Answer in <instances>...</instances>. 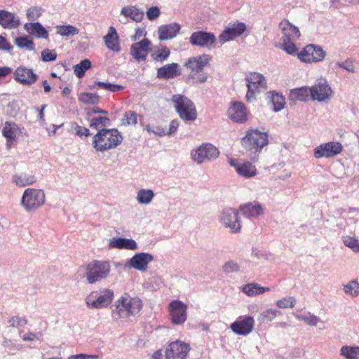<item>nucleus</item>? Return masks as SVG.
<instances>
[{
  "instance_id": "47",
  "label": "nucleus",
  "mask_w": 359,
  "mask_h": 359,
  "mask_svg": "<svg viewBox=\"0 0 359 359\" xmlns=\"http://www.w3.org/2000/svg\"><path fill=\"white\" fill-rule=\"evenodd\" d=\"M79 100L86 104H96L100 101V96L93 93H81L79 95Z\"/></svg>"
},
{
  "instance_id": "57",
  "label": "nucleus",
  "mask_w": 359,
  "mask_h": 359,
  "mask_svg": "<svg viewBox=\"0 0 359 359\" xmlns=\"http://www.w3.org/2000/svg\"><path fill=\"white\" fill-rule=\"evenodd\" d=\"M57 58V53L55 50L45 49L41 52V59L44 62H52Z\"/></svg>"
},
{
  "instance_id": "31",
  "label": "nucleus",
  "mask_w": 359,
  "mask_h": 359,
  "mask_svg": "<svg viewBox=\"0 0 359 359\" xmlns=\"http://www.w3.org/2000/svg\"><path fill=\"white\" fill-rule=\"evenodd\" d=\"M103 39L107 48L110 50L116 53L121 50L119 38L114 27H109L107 34L104 36Z\"/></svg>"
},
{
  "instance_id": "7",
  "label": "nucleus",
  "mask_w": 359,
  "mask_h": 359,
  "mask_svg": "<svg viewBox=\"0 0 359 359\" xmlns=\"http://www.w3.org/2000/svg\"><path fill=\"white\" fill-rule=\"evenodd\" d=\"M46 202V195L42 189L27 188L22 196L20 205L27 212H34Z\"/></svg>"
},
{
  "instance_id": "12",
  "label": "nucleus",
  "mask_w": 359,
  "mask_h": 359,
  "mask_svg": "<svg viewBox=\"0 0 359 359\" xmlns=\"http://www.w3.org/2000/svg\"><path fill=\"white\" fill-rule=\"evenodd\" d=\"M298 58L304 63H316L324 60L326 53L322 47L309 44L303 48L299 53H297Z\"/></svg>"
},
{
  "instance_id": "24",
  "label": "nucleus",
  "mask_w": 359,
  "mask_h": 359,
  "mask_svg": "<svg viewBox=\"0 0 359 359\" xmlns=\"http://www.w3.org/2000/svg\"><path fill=\"white\" fill-rule=\"evenodd\" d=\"M14 79L21 84L30 86L37 80L38 75L32 69L18 67L14 72Z\"/></svg>"
},
{
  "instance_id": "1",
  "label": "nucleus",
  "mask_w": 359,
  "mask_h": 359,
  "mask_svg": "<svg viewBox=\"0 0 359 359\" xmlns=\"http://www.w3.org/2000/svg\"><path fill=\"white\" fill-rule=\"evenodd\" d=\"M243 147L249 152L250 159L255 162L264 147L269 144V135L257 129H249L241 140Z\"/></svg>"
},
{
  "instance_id": "58",
  "label": "nucleus",
  "mask_w": 359,
  "mask_h": 359,
  "mask_svg": "<svg viewBox=\"0 0 359 359\" xmlns=\"http://www.w3.org/2000/svg\"><path fill=\"white\" fill-rule=\"evenodd\" d=\"M41 11L39 7H31L27 11V17L29 20H35L41 15Z\"/></svg>"
},
{
  "instance_id": "8",
  "label": "nucleus",
  "mask_w": 359,
  "mask_h": 359,
  "mask_svg": "<svg viewBox=\"0 0 359 359\" xmlns=\"http://www.w3.org/2000/svg\"><path fill=\"white\" fill-rule=\"evenodd\" d=\"M248 91L245 99L248 102L256 100V97L267 89V81L265 76L258 72H250L245 77Z\"/></svg>"
},
{
  "instance_id": "4",
  "label": "nucleus",
  "mask_w": 359,
  "mask_h": 359,
  "mask_svg": "<svg viewBox=\"0 0 359 359\" xmlns=\"http://www.w3.org/2000/svg\"><path fill=\"white\" fill-rule=\"evenodd\" d=\"M279 28L282 34L280 48L287 54L293 56L296 55L298 48L296 46L295 41L301 36L299 28L286 19L283 20L280 22Z\"/></svg>"
},
{
  "instance_id": "21",
  "label": "nucleus",
  "mask_w": 359,
  "mask_h": 359,
  "mask_svg": "<svg viewBox=\"0 0 359 359\" xmlns=\"http://www.w3.org/2000/svg\"><path fill=\"white\" fill-rule=\"evenodd\" d=\"M154 260L152 255L147 252H140L133 255L125 264V267L133 268L139 271H145L148 264Z\"/></svg>"
},
{
  "instance_id": "41",
  "label": "nucleus",
  "mask_w": 359,
  "mask_h": 359,
  "mask_svg": "<svg viewBox=\"0 0 359 359\" xmlns=\"http://www.w3.org/2000/svg\"><path fill=\"white\" fill-rule=\"evenodd\" d=\"M281 312L275 309H268L262 311L258 317V320L262 323H266L273 320Z\"/></svg>"
},
{
  "instance_id": "22",
  "label": "nucleus",
  "mask_w": 359,
  "mask_h": 359,
  "mask_svg": "<svg viewBox=\"0 0 359 359\" xmlns=\"http://www.w3.org/2000/svg\"><path fill=\"white\" fill-rule=\"evenodd\" d=\"M231 120L236 123H244L248 120V111L245 104L241 102H232L228 109Z\"/></svg>"
},
{
  "instance_id": "43",
  "label": "nucleus",
  "mask_w": 359,
  "mask_h": 359,
  "mask_svg": "<svg viewBox=\"0 0 359 359\" xmlns=\"http://www.w3.org/2000/svg\"><path fill=\"white\" fill-rule=\"evenodd\" d=\"M98 87L101 89L108 90L110 92H117L121 90L124 88V86L118 84L111 83L109 82H103V81H95L93 85L90 86V88H95V87Z\"/></svg>"
},
{
  "instance_id": "33",
  "label": "nucleus",
  "mask_w": 359,
  "mask_h": 359,
  "mask_svg": "<svg viewBox=\"0 0 359 359\" xmlns=\"http://www.w3.org/2000/svg\"><path fill=\"white\" fill-rule=\"evenodd\" d=\"M25 30L29 34L35 35L38 38L48 39V32L39 22H29L24 25Z\"/></svg>"
},
{
  "instance_id": "62",
  "label": "nucleus",
  "mask_w": 359,
  "mask_h": 359,
  "mask_svg": "<svg viewBox=\"0 0 359 359\" xmlns=\"http://www.w3.org/2000/svg\"><path fill=\"white\" fill-rule=\"evenodd\" d=\"M146 130L148 133H152L158 136L162 137L167 135L166 131L164 130V128L160 126H157L155 128V129H152L149 125H147L146 126Z\"/></svg>"
},
{
  "instance_id": "54",
  "label": "nucleus",
  "mask_w": 359,
  "mask_h": 359,
  "mask_svg": "<svg viewBox=\"0 0 359 359\" xmlns=\"http://www.w3.org/2000/svg\"><path fill=\"white\" fill-rule=\"evenodd\" d=\"M137 123V114L133 111H126L123 118V124L125 126H135Z\"/></svg>"
},
{
  "instance_id": "44",
  "label": "nucleus",
  "mask_w": 359,
  "mask_h": 359,
  "mask_svg": "<svg viewBox=\"0 0 359 359\" xmlns=\"http://www.w3.org/2000/svg\"><path fill=\"white\" fill-rule=\"evenodd\" d=\"M110 125V120L106 116H99L89 118V126L93 129L104 128Z\"/></svg>"
},
{
  "instance_id": "42",
  "label": "nucleus",
  "mask_w": 359,
  "mask_h": 359,
  "mask_svg": "<svg viewBox=\"0 0 359 359\" xmlns=\"http://www.w3.org/2000/svg\"><path fill=\"white\" fill-rule=\"evenodd\" d=\"M271 101L273 104V109L274 111H279L283 109L285 101V97L281 95L276 92H270Z\"/></svg>"
},
{
  "instance_id": "27",
  "label": "nucleus",
  "mask_w": 359,
  "mask_h": 359,
  "mask_svg": "<svg viewBox=\"0 0 359 359\" xmlns=\"http://www.w3.org/2000/svg\"><path fill=\"white\" fill-rule=\"evenodd\" d=\"M238 210L244 217L250 219L257 218L263 213L262 205L256 201L241 205Z\"/></svg>"
},
{
  "instance_id": "10",
  "label": "nucleus",
  "mask_w": 359,
  "mask_h": 359,
  "mask_svg": "<svg viewBox=\"0 0 359 359\" xmlns=\"http://www.w3.org/2000/svg\"><path fill=\"white\" fill-rule=\"evenodd\" d=\"M219 155V149L210 143H203L191 151V159L197 164H203L216 159Z\"/></svg>"
},
{
  "instance_id": "39",
  "label": "nucleus",
  "mask_w": 359,
  "mask_h": 359,
  "mask_svg": "<svg viewBox=\"0 0 359 359\" xmlns=\"http://www.w3.org/2000/svg\"><path fill=\"white\" fill-rule=\"evenodd\" d=\"M340 355L346 359H359V346H343L340 349Z\"/></svg>"
},
{
  "instance_id": "17",
  "label": "nucleus",
  "mask_w": 359,
  "mask_h": 359,
  "mask_svg": "<svg viewBox=\"0 0 359 359\" xmlns=\"http://www.w3.org/2000/svg\"><path fill=\"white\" fill-rule=\"evenodd\" d=\"M255 327V319L250 316L238 317L230 325V329L238 335L247 336L250 334Z\"/></svg>"
},
{
  "instance_id": "30",
  "label": "nucleus",
  "mask_w": 359,
  "mask_h": 359,
  "mask_svg": "<svg viewBox=\"0 0 359 359\" xmlns=\"http://www.w3.org/2000/svg\"><path fill=\"white\" fill-rule=\"evenodd\" d=\"M12 182L19 187H25L34 184L36 182V177L28 172H18L12 176Z\"/></svg>"
},
{
  "instance_id": "50",
  "label": "nucleus",
  "mask_w": 359,
  "mask_h": 359,
  "mask_svg": "<svg viewBox=\"0 0 359 359\" xmlns=\"http://www.w3.org/2000/svg\"><path fill=\"white\" fill-rule=\"evenodd\" d=\"M297 303L294 297L288 296L276 301V304L279 309L293 308Z\"/></svg>"
},
{
  "instance_id": "49",
  "label": "nucleus",
  "mask_w": 359,
  "mask_h": 359,
  "mask_svg": "<svg viewBox=\"0 0 359 359\" xmlns=\"http://www.w3.org/2000/svg\"><path fill=\"white\" fill-rule=\"evenodd\" d=\"M295 317L297 320H302L310 326H316L320 321L318 316L311 313L310 312L304 314L296 315Z\"/></svg>"
},
{
  "instance_id": "52",
  "label": "nucleus",
  "mask_w": 359,
  "mask_h": 359,
  "mask_svg": "<svg viewBox=\"0 0 359 359\" xmlns=\"http://www.w3.org/2000/svg\"><path fill=\"white\" fill-rule=\"evenodd\" d=\"M15 43L20 48H25L29 50H33L35 48L34 43L32 41L28 39L26 36H19L15 40Z\"/></svg>"
},
{
  "instance_id": "59",
  "label": "nucleus",
  "mask_w": 359,
  "mask_h": 359,
  "mask_svg": "<svg viewBox=\"0 0 359 359\" xmlns=\"http://www.w3.org/2000/svg\"><path fill=\"white\" fill-rule=\"evenodd\" d=\"M27 323L25 318L19 316H13L8 320V323L11 326L14 327H22Z\"/></svg>"
},
{
  "instance_id": "48",
  "label": "nucleus",
  "mask_w": 359,
  "mask_h": 359,
  "mask_svg": "<svg viewBox=\"0 0 359 359\" xmlns=\"http://www.w3.org/2000/svg\"><path fill=\"white\" fill-rule=\"evenodd\" d=\"M292 95L296 99L300 101H306L309 99V96L311 97V86H304L294 89L292 91Z\"/></svg>"
},
{
  "instance_id": "23",
  "label": "nucleus",
  "mask_w": 359,
  "mask_h": 359,
  "mask_svg": "<svg viewBox=\"0 0 359 359\" xmlns=\"http://www.w3.org/2000/svg\"><path fill=\"white\" fill-rule=\"evenodd\" d=\"M211 59V56L208 54L191 57L184 62V66L189 72L203 71Z\"/></svg>"
},
{
  "instance_id": "53",
  "label": "nucleus",
  "mask_w": 359,
  "mask_h": 359,
  "mask_svg": "<svg viewBox=\"0 0 359 359\" xmlns=\"http://www.w3.org/2000/svg\"><path fill=\"white\" fill-rule=\"evenodd\" d=\"M343 243L355 252H359V241L349 236H343Z\"/></svg>"
},
{
  "instance_id": "64",
  "label": "nucleus",
  "mask_w": 359,
  "mask_h": 359,
  "mask_svg": "<svg viewBox=\"0 0 359 359\" xmlns=\"http://www.w3.org/2000/svg\"><path fill=\"white\" fill-rule=\"evenodd\" d=\"M41 337H42V334L40 332H39V333L29 332L23 336L22 339L24 341H34V340L41 341L42 340Z\"/></svg>"
},
{
  "instance_id": "40",
  "label": "nucleus",
  "mask_w": 359,
  "mask_h": 359,
  "mask_svg": "<svg viewBox=\"0 0 359 359\" xmlns=\"http://www.w3.org/2000/svg\"><path fill=\"white\" fill-rule=\"evenodd\" d=\"M56 34L61 36H71L79 33V29L73 25H57L55 27Z\"/></svg>"
},
{
  "instance_id": "63",
  "label": "nucleus",
  "mask_w": 359,
  "mask_h": 359,
  "mask_svg": "<svg viewBox=\"0 0 359 359\" xmlns=\"http://www.w3.org/2000/svg\"><path fill=\"white\" fill-rule=\"evenodd\" d=\"M100 356L94 354L80 353L76 355H71L67 359H98Z\"/></svg>"
},
{
  "instance_id": "3",
  "label": "nucleus",
  "mask_w": 359,
  "mask_h": 359,
  "mask_svg": "<svg viewBox=\"0 0 359 359\" xmlns=\"http://www.w3.org/2000/svg\"><path fill=\"white\" fill-rule=\"evenodd\" d=\"M114 306V314L119 318H127L137 315L142 309L143 303L139 297L124 293L116 301Z\"/></svg>"
},
{
  "instance_id": "13",
  "label": "nucleus",
  "mask_w": 359,
  "mask_h": 359,
  "mask_svg": "<svg viewBox=\"0 0 359 359\" xmlns=\"http://www.w3.org/2000/svg\"><path fill=\"white\" fill-rule=\"evenodd\" d=\"M333 96V90L326 79L320 77L311 86V98L318 102H327Z\"/></svg>"
},
{
  "instance_id": "2",
  "label": "nucleus",
  "mask_w": 359,
  "mask_h": 359,
  "mask_svg": "<svg viewBox=\"0 0 359 359\" xmlns=\"http://www.w3.org/2000/svg\"><path fill=\"white\" fill-rule=\"evenodd\" d=\"M123 141V136L116 128L100 130L93 137L92 146L98 152L116 148Z\"/></svg>"
},
{
  "instance_id": "28",
  "label": "nucleus",
  "mask_w": 359,
  "mask_h": 359,
  "mask_svg": "<svg viewBox=\"0 0 359 359\" xmlns=\"http://www.w3.org/2000/svg\"><path fill=\"white\" fill-rule=\"evenodd\" d=\"M181 26L177 22L161 25L158 27V39L161 41L171 39L177 36L180 31Z\"/></svg>"
},
{
  "instance_id": "6",
  "label": "nucleus",
  "mask_w": 359,
  "mask_h": 359,
  "mask_svg": "<svg viewBox=\"0 0 359 359\" xmlns=\"http://www.w3.org/2000/svg\"><path fill=\"white\" fill-rule=\"evenodd\" d=\"M114 292L109 288H102L90 292L85 298V303L89 309H103L113 302Z\"/></svg>"
},
{
  "instance_id": "5",
  "label": "nucleus",
  "mask_w": 359,
  "mask_h": 359,
  "mask_svg": "<svg viewBox=\"0 0 359 359\" xmlns=\"http://www.w3.org/2000/svg\"><path fill=\"white\" fill-rule=\"evenodd\" d=\"M171 102L179 117L184 121H193L197 118L195 104L187 96L175 94L172 96Z\"/></svg>"
},
{
  "instance_id": "26",
  "label": "nucleus",
  "mask_w": 359,
  "mask_h": 359,
  "mask_svg": "<svg viewBox=\"0 0 359 359\" xmlns=\"http://www.w3.org/2000/svg\"><path fill=\"white\" fill-rule=\"evenodd\" d=\"M21 25L19 16L6 10H0V25L8 29H17Z\"/></svg>"
},
{
  "instance_id": "20",
  "label": "nucleus",
  "mask_w": 359,
  "mask_h": 359,
  "mask_svg": "<svg viewBox=\"0 0 359 359\" xmlns=\"http://www.w3.org/2000/svg\"><path fill=\"white\" fill-rule=\"evenodd\" d=\"M190 347L188 344L175 341L170 344L165 351L166 359H186Z\"/></svg>"
},
{
  "instance_id": "9",
  "label": "nucleus",
  "mask_w": 359,
  "mask_h": 359,
  "mask_svg": "<svg viewBox=\"0 0 359 359\" xmlns=\"http://www.w3.org/2000/svg\"><path fill=\"white\" fill-rule=\"evenodd\" d=\"M86 277L89 284H94L107 278L111 271L109 261L94 260L88 263L86 269Z\"/></svg>"
},
{
  "instance_id": "38",
  "label": "nucleus",
  "mask_w": 359,
  "mask_h": 359,
  "mask_svg": "<svg viewBox=\"0 0 359 359\" xmlns=\"http://www.w3.org/2000/svg\"><path fill=\"white\" fill-rule=\"evenodd\" d=\"M154 197V193L151 189H141L137 193L136 200L139 204L149 205Z\"/></svg>"
},
{
  "instance_id": "18",
  "label": "nucleus",
  "mask_w": 359,
  "mask_h": 359,
  "mask_svg": "<svg viewBox=\"0 0 359 359\" xmlns=\"http://www.w3.org/2000/svg\"><path fill=\"white\" fill-rule=\"evenodd\" d=\"M216 36L212 32L196 31L191 34L189 42L191 45L210 48L216 42Z\"/></svg>"
},
{
  "instance_id": "34",
  "label": "nucleus",
  "mask_w": 359,
  "mask_h": 359,
  "mask_svg": "<svg viewBox=\"0 0 359 359\" xmlns=\"http://www.w3.org/2000/svg\"><path fill=\"white\" fill-rule=\"evenodd\" d=\"M121 15L126 18H129L133 21L140 22L143 20L144 13L135 6H128L121 8Z\"/></svg>"
},
{
  "instance_id": "29",
  "label": "nucleus",
  "mask_w": 359,
  "mask_h": 359,
  "mask_svg": "<svg viewBox=\"0 0 359 359\" xmlns=\"http://www.w3.org/2000/svg\"><path fill=\"white\" fill-rule=\"evenodd\" d=\"M180 67L177 63L167 64L157 70V77L168 79L181 74Z\"/></svg>"
},
{
  "instance_id": "35",
  "label": "nucleus",
  "mask_w": 359,
  "mask_h": 359,
  "mask_svg": "<svg viewBox=\"0 0 359 359\" xmlns=\"http://www.w3.org/2000/svg\"><path fill=\"white\" fill-rule=\"evenodd\" d=\"M241 290L248 297H255L270 291L271 288L268 287H262L258 283H250L244 285Z\"/></svg>"
},
{
  "instance_id": "60",
  "label": "nucleus",
  "mask_w": 359,
  "mask_h": 359,
  "mask_svg": "<svg viewBox=\"0 0 359 359\" xmlns=\"http://www.w3.org/2000/svg\"><path fill=\"white\" fill-rule=\"evenodd\" d=\"M335 65L336 66L342 68L349 72H355V67L353 64V62L350 60H346L344 62H337Z\"/></svg>"
},
{
  "instance_id": "15",
  "label": "nucleus",
  "mask_w": 359,
  "mask_h": 359,
  "mask_svg": "<svg viewBox=\"0 0 359 359\" xmlns=\"http://www.w3.org/2000/svg\"><path fill=\"white\" fill-rule=\"evenodd\" d=\"M229 163L240 177L245 179L255 177L258 174L256 165L249 161L229 158Z\"/></svg>"
},
{
  "instance_id": "37",
  "label": "nucleus",
  "mask_w": 359,
  "mask_h": 359,
  "mask_svg": "<svg viewBox=\"0 0 359 359\" xmlns=\"http://www.w3.org/2000/svg\"><path fill=\"white\" fill-rule=\"evenodd\" d=\"M208 75L203 71L189 72V74L187 76L185 81L190 85L200 84L206 82Z\"/></svg>"
},
{
  "instance_id": "16",
  "label": "nucleus",
  "mask_w": 359,
  "mask_h": 359,
  "mask_svg": "<svg viewBox=\"0 0 359 359\" xmlns=\"http://www.w3.org/2000/svg\"><path fill=\"white\" fill-rule=\"evenodd\" d=\"M170 320L172 324L182 325L187 320V305L180 300H172L168 305Z\"/></svg>"
},
{
  "instance_id": "45",
  "label": "nucleus",
  "mask_w": 359,
  "mask_h": 359,
  "mask_svg": "<svg viewBox=\"0 0 359 359\" xmlns=\"http://www.w3.org/2000/svg\"><path fill=\"white\" fill-rule=\"evenodd\" d=\"M91 67V62L88 59L81 60L73 67L74 74L79 79L82 78L85 72Z\"/></svg>"
},
{
  "instance_id": "36",
  "label": "nucleus",
  "mask_w": 359,
  "mask_h": 359,
  "mask_svg": "<svg viewBox=\"0 0 359 359\" xmlns=\"http://www.w3.org/2000/svg\"><path fill=\"white\" fill-rule=\"evenodd\" d=\"M21 133L20 128L14 123L6 122L2 128V135L6 138L16 140Z\"/></svg>"
},
{
  "instance_id": "19",
  "label": "nucleus",
  "mask_w": 359,
  "mask_h": 359,
  "mask_svg": "<svg viewBox=\"0 0 359 359\" xmlns=\"http://www.w3.org/2000/svg\"><path fill=\"white\" fill-rule=\"evenodd\" d=\"M246 29L243 22L229 23L219 35V41L224 43L240 36Z\"/></svg>"
},
{
  "instance_id": "14",
  "label": "nucleus",
  "mask_w": 359,
  "mask_h": 359,
  "mask_svg": "<svg viewBox=\"0 0 359 359\" xmlns=\"http://www.w3.org/2000/svg\"><path fill=\"white\" fill-rule=\"evenodd\" d=\"M343 150L339 142L331 141L320 144L313 149V156L318 159L322 158H331L339 155Z\"/></svg>"
},
{
  "instance_id": "25",
  "label": "nucleus",
  "mask_w": 359,
  "mask_h": 359,
  "mask_svg": "<svg viewBox=\"0 0 359 359\" xmlns=\"http://www.w3.org/2000/svg\"><path fill=\"white\" fill-rule=\"evenodd\" d=\"M151 45V41L147 39L135 43L131 46L130 54L137 61H144L149 53V49Z\"/></svg>"
},
{
  "instance_id": "32",
  "label": "nucleus",
  "mask_w": 359,
  "mask_h": 359,
  "mask_svg": "<svg viewBox=\"0 0 359 359\" xmlns=\"http://www.w3.org/2000/svg\"><path fill=\"white\" fill-rule=\"evenodd\" d=\"M109 248L135 250L138 246L135 241L132 238H114L110 240Z\"/></svg>"
},
{
  "instance_id": "56",
  "label": "nucleus",
  "mask_w": 359,
  "mask_h": 359,
  "mask_svg": "<svg viewBox=\"0 0 359 359\" xmlns=\"http://www.w3.org/2000/svg\"><path fill=\"white\" fill-rule=\"evenodd\" d=\"M72 128L75 131L76 135L80 137L83 136L88 137L91 135L87 128L81 126L75 122L72 123Z\"/></svg>"
},
{
  "instance_id": "46",
  "label": "nucleus",
  "mask_w": 359,
  "mask_h": 359,
  "mask_svg": "<svg viewBox=\"0 0 359 359\" xmlns=\"http://www.w3.org/2000/svg\"><path fill=\"white\" fill-rule=\"evenodd\" d=\"M343 290L346 294L356 297L359 296V283L355 280H351L343 285Z\"/></svg>"
},
{
  "instance_id": "11",
  "label": "nucleus",
  "mask_w": 359,
  "mask_h": 359,
  "mask_svg": "<svg viewBox=\"0 0 359 359\" xmlns=\"http://www.w3.org/2000/svg\"><path fill=\"white\" fill-rule=\"evenodd\" d=\"M238 210L233 208H224L218 217L221 225L229 230L231 233L241 231V224L238 217Z\"/></svg>"
},
{
  "instance_id": "61",
  "label": "nucleus",
  "mask_w": 359,
  "mask_h": 359,
  "mask_svg": "<svg viewBox=\"0 0 359 359\" xmlns=\"http://www.w3.org/2000/svg\"><path fill=\"white\" fill-rule=\"evenodd\" d=\"M160 13V9L157 6H152L147 10L146 15L149 20H154L158 18Z\"/></svg>"
},
{
  "instance_id": "51",
  "label": "nucleus",
  "mask_w": 359,
  "mask_h": 359,
  "mask_svg": "<svg viewBox=\"0 0 359 359\" xmlns=\"http://www.w3.org/2000/svg\"><path fill=\"white\" fill-rule=\"evenodd\" d=\"M170 55V50L166 46H163L158 53H152L151 57L156 62H163L168 58Z\"/></svg>"
},
{
  "instance_id": "55",
  "label": "nucleus",
  "mask_w": 359,
  "mask_h": 359,
  "mask_svg": "<svg viewBox=\"0 0 359 359\" xmlns=\"http://www.w3.org/2000/svg\"><path fill=\"white\" fill-rule=\"evenodd\" d=\"M222 270L226 273H235L239 271L240 266L236 262L230 260L224 263Z\"/></svg>"
}]
</instances>
